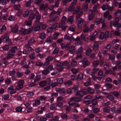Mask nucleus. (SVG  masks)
<instances>
[{"label": "nucleus", "instance_id": "1", "mask_svg": "<svg viewBox=\"0 0 121 121\" xmlns=\"http://www.w3.org/2000/svg\"><path fill=\"white\" fill-rule=\"evenodd\" d=\"M81 100L80 98L75 97L71 98L70 101L68 102L69 106L72 105L74 107H79L80 105L77 103H75V102H78Z\"/></svg>", "mask_w": 121, "mask_h": 121}, {"label": "nucleus", "instance_id": "2", "mask_svg": "<svg viewBox=\"0 0 121 121\" xmlns=\"http://www.w3.org/2000/svg\"><path fill=\"white\" fill-rule=\"evenodd\" d=\"M68 64L69 63L67 61L58 63L57 64V70L59 72L61 71L63 69V66L66 65Z\"/></svg>", "mask_w": 121, "mask_h": 121}, {"label": "nucleus", "instance_id": "3", "mask_svg": "<svg viewBox=\"0 0 121 121\" xmlns=\"http://www.w3.org/2000/svg\"><path fill=\"white\" fill-rule=\"evenodd\" d=\"M80 8L79 6H78L77 9L74 10L73 11V14H75L76 15V17L77 19L79 18L83 14V12L81 11L79 12Z\"/></svg>", "mask_w": 121, "mask_h": 121}, {"label": "nucleus", "instance_id": "4", "mask_svg": "<svg viewBox=\"0 0 121 121\" xmlns=\"http://www.w3.org/2000/svg\"><path fill=\"white\" fill-rule=\"evenodd\" d=\"M33 30V28L31 27L27 29L22 28L20 31V34L22 35H25L26 34H29L31 33Z\"/></svg>", "mask_w": 121, "mask_h": 121}, {"label": "nucleus", "instance_id": "5", "mask_svg": "<svg viewBox=\"0 0 121 121\" xmlns=\"http://www.w3.org/2000/svg\"><path fill=\"white\" fill-rule=\"evenodd\" d=\"M25 81L23 80H19L17 83L16 89L19 91L22 89L23 87Z\"/></svg>", "mask_w": 121, "mask_h": 121}, {"label": "nucleus", "instance_id": "6", "mask_svg": "<svg viewBox=\"0 0 121 121\" xmlns=\"http://www.w3.org/2000/svg\"><path fill=\"white\" fill-rule=\"evenodd\" d=\"M87 93V89H85L82 90L81 91H79V92L76 93L75 95L77 96H78V97L80 98L82 97V94L85 95Z\"/></svg>", "mask_w": 121, "mask_h": 121}, {"label": "nucleus", "instance_id": "7", "mask_svg": "<svg viewBox=\"0 0 121 121\" xmlns=\"http://www.w3.org/2000/svg\"><path fill=\"white\" fill-rule=\"evenodd\" d=\"M35 41V39L33 38H31L28 42V43H26L24 47V48H26L29 46L34 44Z\"/></svg>", "mask_w": 121, "mask_h": 121}, {"label": "nucleus", "instance_id": "8", "mask_svg": "<svg viewBox=\"0 0 121 121\" xmlns=\"http://www.w3.org/2000/svg\"><path fill=\"white\" fill-rule=\"evenodd\" d=\"M24 48V50L23 51V54H27L32 52L33 51V49L31 47L29 46L26 48Z\"/></svg>", "mask_w": 121, "mask_h": 121}, {"label": "nucleus", "instance_id": "9", "mask_svg": "<svg viewBox=\"0 0 121 121\" xmlns=\"http://www.w3.org/2000/svg\"><path fill=\"white\" fill-rule=\"evenodd\" d=\"M75 26L74 25H73L70 26L68 31V34L71 35H72L73 34V32L75 30Z\"/></svg>", "mask_w": 121, "mask_h": 121}, {"label": "nucleus", "instance_id": "10", "mask_svg": "<svg viewBox=\"0 0 121 121\" xmlns=\"http://www.w3.org/2000/svg\"><path fill=\"white\" fill-rule=\"evenodd\" d=\"M53 57L52 56H49L46 59V62L44 64V65L45 66L49 65L50 62L53 59Z\"/></svg>", "mask_w": 121, "mask_h": 121}, {"label": "nucleus", "instance_id": "11", "mask_svg": "<svg viewBox=\"0 0 121 121\" xmlns=\"http://www.w3.org/2000/svg\"><path fill=\"white\" fill-rule=\"evenodd\" d=\"M8 90L10 94L15 93L16 92V90L14 89V87L12 85H11L9 87L8 89Z\"/></svg>", "mask_w": 121, "mask_h": 121}, {"label": "nucleus", "instance_id": "12", "mask_svg": "<svg viewBox=\"0 0 121 121\" xmlns=\"http://www.w3.org/2000/svg\"><path fill=\"white\" fill-rule=\"evenodd\" d=\"M83 21V19L82 18H80L78 20L77 23V26L79 29H81L82 28V25Z\"/></svg>", "mask_w": 121, "mask_h": 121}, {"label": "nucleus", "instance_id": "13", "mask_svg": "<svg viewBox=\"0 0 121 121\" xmlns=\"http://www.w3.org/2000/svg\"><path fill=\"white\" fill-rule=\"evenodd\" d=\"M93 11L91 9H90L89 11L88 16V19L89 20H91L94 17V14Z\"/></svg>", "mask_w": 121, "mask_h": 121}, {"label": "nucleus", "instance_id": "14", "mask_svg": "<svg viewBox=\"0 0 121 121\" xmlns=\"http://www.w3.org/2000/svg\"><path fill=\"white\" fill-rule=\"evenodd\" d=\"M81 62L83 63L84 66H86L89 64V62L86 58L83 59L82 61H81L79 62V63Z\"/></svg>", "mask_w": 121, "mask_h": 121}, {"label": "nucleus", "instance_id": "15", "mask_svg": "<svg viewBox=\"0 0 121 121\" xmlns=\"http://www.w3.org/2000/svg\"><path fill=\"white\" fill-rule=\"evenodd\" d=\"M1 39H3L4 41H8L9 39V35L7 33H6L4 35L2 36L1 37Z\"/></svg>", "mask_w": 121, "mask_h": 121}, {"label": "nucleus", "instance_id": "16", "mask_svg": "<svg viewBox=\"0 0 121 121\" xmlns=\"http://www.w3.org/2000/svg\"><path fill=\"white\" fill-rule=\"evenodd\" d=\"M75 41V44L77 45H81L82 44V42L81 41L79 37H77Z\"/></svg>", "mask_w": 121, "mask_h": 121}, {"label": "nucleus", "instance_id": "17", "mask_svg": "<svg viewBox=\"0 0 121 121\" xmlns=\"http://www.w3.org/2000/svg\"><path fill=\"white\" fill-rule=\"evenodd\" d=\"M69 52L71 54H73L75 52L76 49L75 46L74 45H72L69 49Z\"/></svg>", "mask_w": 121, "mask_h": 121}, {"label": "nucleus", "instance_id": "18", "mask_svg": "<svg viewBox=\"0 0 121 121\" xmlns=\"http://www.w3.org/2000/svg\"><path fill=\"white\" fill-rule=\"evenodd\" d=\"M73 15L69 16L67 20V22L68 23L70 24H72L73 22Z\"/></svg>", "mask_w": 121, "mask_h": 121}, {"label": "nucleus", "instance_id": "19", "mask_svg": "<svg viewBox=\"0 0 121 121\" xmlns=\"http://www.w3.org/2000/svg\"><path fill=\"white\" fill-rule=\"evenodd\" d=\"M105 73L107 74H109L110 75H112L114 76L116 75V73L113 72L111 70H106Z\"/></svg>", "mask_w": 121, "mask_h": 121}, {"label": "nucleus", "instance_id": "20", "mask_svg": "<svg viewBox=\"0 0 121 121\" xmlns=\"http://www.w3.org/2000/svg\"><path fill=\"white\" fill-rule=\"evenodd\" d=\"M36 17V22H38L40 20L41 18V16L39 14V13L38 11H36L35 13Z\"/></svg>", "mask_w": 121, "mask_h": 121}, {"label": "nucleus", "instance_id": "21", "mask_svg": "<svg viewBox=\"0 0 121 121\" xmlns=\"http://www.w3.org/2000/svg\"><path fill=\"white\" fill-rule=\"evenodd\" d=\"M72 82L70 80L66 81L64 82V84L66 86H69L72 85Z\"/></svg>", "mask_w": 121, "mask_h": 121}, {"label": "nucleus", "instance_id": "22", "mask_svg": "<svg viewBox=\"0 0 121 121\" xmlns=\"http://www.w3.org/2000/svg\"><path fill=\"white\" fill-rule=\"evenodd\" d=\"M12 81L10 78H7L5 80V83L6 84L8 85L11 84Z\"/></svg>", "mask_w": 121, "mask_h": 121}, {"label": "nucleus", "instance_id": "23", "mask_svg": "<svg viewBox=\"0 0 121 121\" xmlns=\"http://www.w3.org/2000/svg\"><path fill=\"white\" fill-rule=\"evenodd\" d=\"M83 52V48L82 47H79L77 50L76 53L77 54H81Z\"/></svg>", "mask_w": 121, "mask_h": 121}, {"label": "nucleus", "instance_id": "24", "mask_svg": "<svg viewBox=\"0 0 121 121\" xmlns=\"http://www.w3.org/2000/svg\"><path fill=\"white\" fill-rule=\"evenodd\" d=\"M48 6V5L47 4H45V6L44 4H42L40 6L39 9L40 10H45L46 8Z\"/></svg>", "mask_w": 121, "mask_h": 121}, {"label": "nucleus", "instance_id": "25", "mask_svg": "<svg viewBox=\"0 0 121 121\" xmlns=\"http://www.w3.org/2000/svg\"><path fill=\"white\" fill-rule=\"evenodd\" d=\"M14 54L11 52L10 51L8 52V54L7 56V58L9 59L12 58L14 56Z\"/></svg>", "mask_w": 121, "mask_h": 121}, {"label": "nucleus", "instance_id": "26", "mask_svg": "<svg viewBox=\"0 0 121 121\" xmlns=\"http://www.w3.org/2000/svg\"><path fill=\"white\" fill-rule=\"evenodd\" d=\"M50 72V70L47 69L46 68V69L42 71V73L43 75H46L48 74Z\"/></svg>", "mask_w": 121, "mask_h": 121}, {"label": "nucleus", "instance_id": "27", "mask_svg": "<svg viewBox=\"0 0 121 121\" xmlns=\"http://www.w3.org/2000/svg\"><path fill=\"white\" fill-rule=\"evenodd\" d=\"M119 18L118 17H116L115 19V22L113 24V25L114 26H116L117 24H119Z\"/></svg>", "mask_w": 121, "mask_h": 121}, {"label": "nucleus", "instance_id": "28", "mask_svg": "<svg viewBox=\"0 0 121 121\" xmlns=\"http://www.w3.org/2000/svg\"><path fill=\"white\" fill-rule=\"evenodd\" d=\"M59 48L57 47L54 50L52 54L54 55H56L57 54L59 51Z\"/></svg>", "mask_w": 121, "mask_h": 121}, {"label": "nucleus", "instance_id": "29", "mask_svg": "<svg viewBox=\"0 0 121 121\" xmlns=\"http://www.w3.org/2000/svg\"><path fill=\"white\" fill-rule=\"evenodd\" d=\"M17 49V47L16 46H14L9 51L14 54L16 53V51Z\"/></svg>", "mask_w": 121, "mask_h": 121}, {"label": "nucleus", "instance_id": "30", "mask_svg": "<svg viewBox=\"0 0 121 121\" xmlns=\"http://www.w3.org/2000/svg\"><path fill=\"white\" fill-rule=\"evenodd\" d=\"M18 29V26L17 25H16L15 26H14L12 28V32H13L14 33H16Z\"/></svg>", "mask_w": 121, "mask_h": 121}, {"label": "nucleus", "instance_id": "31", "mask_svg": "<svg viewBox=\"0 0 121 121\" xmlns=\"http://www.w3.org/2000/svg\"><path fill=\"white\" fill-rule=\"evenodd\" d=\"M87 92L90 94H92L95 91V90L94 89L91 88L90 87H89L87 90Z\"/></svg>", "mask_w": 121, "mask_h": 121}, {"label": "nucleus", "instance_id": "32", "mask_svg": "<svg viewBox=\"0 0 121 121\" xmlns=\"http://www.w3.org/2000/svg\"><path fill=\"white\" fill-rule=\"evenodd\" d=\"M23 74V73L22 72H17L16 73V76L18 78L22 77Z\"/></svg>", "mask_w": 121, "mask_h": 121}, {"label": "nucleus", "instance_id": "33", "mask_svg": "<svg viewBox=\"0 0 121 121\" xmlns=\"http://www.w3.org/2000/svg\"><path fill=\"white\" fill-rule=\"evenodd\" d=\"M104 112H108L110 111V108L109 107H105L102 109Z\"/></svg>", "mask_w": 121, "mask_h": 121}, {"label": "nucleus", "instance_id": "34", "mask_svg": "<svg viewBox=\"0 0 121 121\" xmlns=\"http://www.w3.org/2000/svg\"><path fill=\"white\" fill-rule=\"evenodd\" d=\"M33 1V0H29L28 1L26 2V7H28L30 6Z\"/></svg>", "mask_w": 121, "mask_h": 121}, {"label": "nucleus", "instance_id": "35", "mask_svg": "<svg viewBox=\"0 0 121 121\" xmlns=\"http://www.w3.org/2000/svg\"><path fill=\"white\" fill-rule=\"evenodd\" d=\"M41 103L40 101L39 100H36L35 101V102L33 104V106L35 107L36 106L39 105Z\"/></svg>", "mask_w": 121, "mask_h": 121}, {"label": "nucleus", "instance_id": "36", "mask_svg": "<svg viewBox=\"0 0 121 121\" xmlns=\"http://www.w3.org/2000/svg\"><path fill=\"white\" fill-rule=\"evenodd\" d=\"M99 47V44L97 42L95 41L94 42V44L93 45V48L96 50L98 49Z\"/></svg>", "mask_w": 121, "mask_h": 121}, {"label": "nucleus", "instance_id": "37", "mask_svg": "<svg viewBox=\"0 0 121 121\" xmlns=\"http://www.w3.org/2000/svg\"><path fill=\"white\" fill-rule=\"evenodd\" d=\"M46 34L45 33H41L39 35V37L40 38L42 39H44L45 38Z\"/></svg>", "mask_w": 121, "mask_h": 121}, {"label": "nucleus", "instance_id": "38", "mask_svg": "<svg viewBox=\"0 0 121 121\" xmlns=\"http://www.w3.org/2000/svg\"><path fill=\"white\" fill-rule=\"evenodd\" d=\"M47 84V82L46 81H43L40 82L39 85L41 86H45Z\"/></svg>", "mask_w": 121, "mask_h": 121}, {"label": "nucleus", "instance_id": "39", "mask_svg": "<svg viewBox=\"0 0 121 121\" xmlns=\"http://www.w3.org/2000/svg\"><path fill=\"white\" fill-rule=\"evenodd\" d=\"M36 14L35 15L33 13H32L30 14L29 17V19L32 21L34 19Z\"/></svg>", "mask_w": 121, "mask_h": 121}, {"label": "nucleus", "instance_id": "40", "mask_svg": "<svg viewBox=\"0 0 121 121\" xmlns=\"http://www.w3.org/2000/svg\"><path fill=\"white\" fill-rule=\"evenodd\" d=\"M57 83L58 84H61L63 82V79L62 78H57L56 79Z\"/></svg>", "mask_w": 121, "mask_h": 121}, {"label": "nucleus", "instance_id": "41", "mask_svg": "<svg viewBox=\"0 0 121 121\" xmlns=\"http://www.w3.org/2000/svg\"><path fill=\"white\" fill-rule=\"evenodd\" d=\"M27 97H30L34 96V93L32 91H30L27 93Z\"/></svg>", "mask_w": 121, "mask_h": 121}, {"label": "nucleus", "instance_id": "42", "mask_svg": "<svg viewBox=\"0 0 121 121\" xmlns=\"http://www.w3.org/2000/svg\"><path fill=\"white\" fill-rule=\"evenodd\" d=\"M53 39L51 36H49L48 37L46 40V42L48 43L51 42L53 40Z\"/></svg>", "mask_w": 121, "mask_h": 121}, {"label": "nucleus", "instance_id": "43", "mask_svg": "<svg viewBox=\"0 0 121 121\" xmlns=\"http://www.w3.org/2000/svg\"><path fill=\"white\" fill-rule=\"evenodd\" d=\"M75 5H74V4H72V3L71 5L69 8V11L71 12L73 11L75 7L74 6Z\"/></svg>", "mask_w": 121, "mask_h": 121}, {"label": "nucleus", "instance_id": "44", "mask_svg": "<svg viewBox=\"0 0 121 121\" xmlns=\"http://www.w3.org/2000/svg\"><path fill=\"white\" fill-rule=\"evenodd\" d=\"M91 102L93 105H95L97 104V100L96 99H92Z\"/></svg>", "mask_w": 121, "mask_h": 121}, {"label": "nucleus", "instance_id": "45", "mask_svg": "<svg viewBox=\"0 0 121 121\" xmlns=\"http://www.w3.org/2000/svg\"><path fill=\"white\" fill-rule=\"evenodd\" d=\"M79 71V69H78L73 68L71 69V71L73 74L77 73Z\"/></svg>", "mask_w": 121, "mask_h": 121}, {"label": "nucleus", "instance_id": "46", "mask_svg": "<svg viewBox=\"0 0 121 121\" xmlns=\"http://www.w3.org/2000/svg\"><path fill=\"white\" fill-rule=\"evenodd\" d=\"M43 65V62L39 60H38L36 63V65L38 66H41Z\"/></svg>", "mask_w": 121, "mask_h": 121}, {"label": "nucleus", "instance_id": "47", "mask_svg": "<svg viewBox=\"0 0 121 121\" xmlns=\"http://www.w3.org/2000/svg\"><path fill=\"white\" fill-rule=\"evenodd\" d=\"M6 28L5 26L3 25L0 30V31L1 32H4L6 30Z\"/></svg>", "mask_w": 121, "mask_h": 121}, {"label": "nucleus", "instance_id": "48", "mask_svg": "<svg viewBox=\"0 0 121 121\" xmlns=\"http://www.w3.org/2000/svg\"><path fill=\"white\" fill-rule=\"evenodd\" d=\"M109 55V59L110 60L113 61L114 59L115 56L113 55H110L109 54H108Z\"/></svg>", "mask_w": 121, "mask_h": 121}, {"label": "nucleus", "instance_id": "49", "mask_svg": "<svg viewBox=\"0 0 121 121\" xmlns=\"http://www.w3.org/2000/svg\"><path fill=\"white\" fill-rule=\"evenodd\" d=\"M46 117L47 118H52L53 117V114L52 113H49L46 115Z\"/></svg>", "mask_w": 121, "mask_h": 121}, {"label": "nucleus", "instance_id": "50", "mask_svg": "<svg viewBox=\"0 0 121 121\" xmlns=\"http://www.w3.org/2000/svg\"><path fill=\"white\" fill-rule=\"evenodd\" d=\"M114 26L116 27V29L120 31L121 30V24L120 23L117 24L116 26Z\"/></svg>", "mask_w": 121, "mask_h": 121}, {"label": "nucleus", "instance_id": "51", "mask_svg": "<svg viewBox=\"0 0 121 121\" xmlns=\"http://www.w3.org/2000/svg\"><path fill=\"white\" fill-rule=\"evenodd\" d=\"M47 98V97L45 96L44 95H43L40 96L39 97V99L40 100H46Z\"/></svg>", "mask_w": 121, "mask_h": 121}, {"label": "nucleus", "instance_id": "52", "mask_svg": "<svg viewBox=\"0 0 121 121\" xmlns=\"http://www.w3.org/2000/svg\"><path fill=\"white\" fill-rule=\"evenodd\" d=\"M45 54L43 53V54L39 53L38 55L37 56H39L40 59H42L43 58V57L45 56Z\"/></svg>", "mask_w": 121, "mask_h": 121}, {"label": "nucleus", "instance_id": "53", "mask_svg": "<svg viewBox=\"0 0 121 121\" xmlns=\"http://www.w3.org/2000/svg\"><path fill=\"white\" fill-rule=\"evenodd\" d=\"M9 46L8 45H4L2 47V48L4 50H8L9 49Z\"/></svg>", "mask_w": 121, "mask_h": 121}, {"label": "nucleus", "instance_id": "54", "mask_svg": "<svg viewBox=\"0 0 121 121\" xmlns=\"http://www.w3.org/2000/svg\"><path fill=\"white\" fill-rule=\"evenodd\" d=\"M61 117L63 119L66 120L68 118V116L65 113L62 114Z\"/></svg>", "mask_w": 121, "mask_h": 121}, {"label": "nucleus", "instance_id": "55", "mask_svg": "<svg viewBox=\"0 0 121 121\" xmlns=\"http://www.w3.org/2000/svg\"><path fill=\"white\" fill-rule=\"evenodd\" d=\"M22 108L20 107L19 106L17 107L16 109V110L17 112H21L22 111Z\"/></svg>", "mask_w": 121, "mask_h": 121}, {"label": "nucleus", "instance_id": "56", "mask_svg": "<svg viewBox=\"0 0 121 121\" xmlns=\"http://www.w3.org/2000/svg\"><path fill=\"white\" fill-rule=\"evenodd\" d=\"M108 5L107 4H106L103 5L101 7V8L103 10H105L106 9H107Z\"/></svg>", "mask_w": 121, "mask_h": 121}, {"label": "nucleus", "instance_id": "57", "mask_svg": "<svg viewBox=\"0 0 121 121\" xmlns=\"http://www.w3.org/2000/svg\"><path fill=\"white\" fill-rule=\"evenodd\" d=\"M92 52V50L91 49L88 48L86 51V55L88 56L90 55Z\"/></svg>", "mask_w": 121, "mask_h": 121}, {"label": "nucleus", "instance_id": "58", "mask_svg": "<svg viewBox=\"0 0 121 121\" xmlns=\"http://www.w3.org/2000/svg\"><path fill=\"white\" fill-rule=\"evenodd\" d=\"M72 90L74 92L77 91L78 90V87L77 85L73 87Z\"/></svg>", "mask_w": 121, "mask_h": 121}, {"label": "nucleus", "instance_id": "59", "mask_svg": "<svg viewBox=\"0 0 121 121\" xmlns=\"http://www.w3.org/2000/svg\"><path fill=\"white\" fill-rule=\"evenodd\" d=\"M83 78V75L82 74H81L78 75L77 78L78 80L82 79Z\"/></svg>", "mask_w": 121, "mask_h": 121}, {"label": "nucleus", "instance_id": "60", "mask_svg": "<svg viewBox=\"0 0 121 121\" xmlns=\"http://www.w3.org/2000/svg\"><path fill=\"white\" fill-rule=\"evenodd\" d=\"M16 71L15 69H13L12 71L9 72V75L11 76H13L15 74Z\"/></svg>", "mask_w": 121, "mask_h": 121}, {"label": "nucleus", "instance_id": "61", "mask_svg": "<svg viewBox=\"0 0 121 121\" xmlns=\"http://www.w3.org/2000/svg\"><path fill=\"white\" fill-rule=\"evenodd\" d=\"M30 13V11H25V13L23 14V16L25 17H26L29 15Z\"/></svg>", "mask_w": 121, "mask_h": 121}, {"label": "nucleus", "instance_id": "62", "mask_svg": "<svg viewBox=\"0 0 121 121\" xmlns=\"http://www.w3.org/2000/svg\"><path fill=\"white\" fill-rule=\"evenodd\" d=\"M105 37V34L103 32H102L100 35L99 38L101 39L104 38Z\"/></svg>", "mask_w": 121, "mask_h": 121}, {"label": "nucleus", "instance_id": "63", "mask_svg": "<svg viewBox=\"0 0 121 121\" xmlns=\"http://www.w3.org/2000/svg\"><path fill=\"white\" fill-rule=\"evenodd\" d=\"M100 109L99 108H95L93 110V112L95 113H97L99 112Z\"/></svg>", "mask_w": 121, "mask_h": 121}, {"label": "nucleus", "instance_id": "64", "mask_svg": "<svg viewBox=\"0 0 121 121\" xmlns=\"http://www.w3.org/2000/svg\"><path fill=\"white\" fill-rule=\"evenodd\" d=\"M121 13V10L120 9L117 10L115 13V14L116 16H119Z\"/></svg>", "mask_w": 121, "mask_h": 121}]
</instances>
